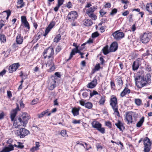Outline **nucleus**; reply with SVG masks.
<instances>
[{"mask_svg":"<svg viewBox=\"0 0 152 152\" xmlns=\"http://www.w3.org/2000/svg\"><path fill=\"white\" fill-rule=\"evenodd\" d=\"M115 125L120 131H122V128H124L123 124L119 121H118V123H115Z\"/></svg>","mask_w":152,"mask_h":152,"instance_id":"393cba45","label":"nucleus"},{"mask_svg":"<svg viewBox=\"0 0 152 152\" xmlns=\"http://www.w3.org/2000/svg\"><path fill=\"white\" fill-rule=\"evenodd\" d=\"M97 84V80L96 79H94L91 82L88 83L87 86L88 88H94Z\"/></svg>","mask_w":152,"mask_h":152,"instance_id":"f3484780","label":"nucleus"},{"mask_svg":"<svg viewBox=\"0 0 152 152\" xmlns=\"http://www.w3.org/2000/svg\"><path fill=\"white\" fill-rule=\"evenodd\" d=\"M78 16L77 12L75 11H72L70 12L66 16V19L68 21L71 23L72 26H76V22L75 21Z\"/></svg>","mask_w":152,"mask_h":152,"instance_id":"7ed1b4c3","label":"nucleus"},{"mask_svg":"<svg viewBox=\"0 0 152 152\" xmlns=\"http://www.w3.org/2000/svg\"><path fill=\"white\" fill-rule=\"evenodd\" d=\"M6 12L7 13V17L6 18V19L7 20L9 18V16L11 14V11L10 10H8L7 11H5L3 12Z\"/></svg>","mask_w":152,"mask_h":152,"instance_id":"c03bdc74","label":"nucleus"},{"mask_svg":"<svg viewBox=\"0 0 152 152\" xmlns=\"http://www.w3.org/2000/svg\"><path fill=\"white\" fill-rule=\"evenodd\" d=\"M38 149L35 146V147H32V148H31L30 150V151L31 152H34V151H37V150H38Z\"/></svg>","mask_w":152,"mask_h":152,"instance_id":"bf43d9fd","label":"nucleus"},{"mask_svg":"<svg viewBox=\"0 0 152 152\" xmlns=\"http://www.w3.org/2000/svg\"><path fill=\"white\" fill-rule=\"evenodd\" d=\"M96 9V7H91L87 10L86 13L90 18L94 20H95L96 18V16L93 14V12L94 11L95 9Z\"/></svg>","mask_w":152,"mask_h":152,"instance_id":"0eeeda50","label":"nucleus"},{"mask_svg":"<svg viewBox=\"0 0 152 152\" xmlns=\"http://www.w3.org/2000/svg\"><path fill=\"white\" fill-rule=\"evenodd\" d=\"M99 34L97 31L93 33L92 34L91 37L93 38H95L99 36Z\"/></svg>","mask_w":152,"mask_h":152,"instance_id":"ea45409f","label":"nucleus"},{"mask_svg":"<svg viewBox=\"0 0 152 152\" xmlns=\"http://www.w3.org/2000/svg\"><path fill=\"white\" fill-rule=\"evenodd\" d=\"M86 45V43L82 44L80 47L78 48V50H83L85 48L84 45Z\"/></svg>","mask_w":152,"mask_h":152,"instance_id":"6e6d98bb","label":"nucleus"},{"mask_svg":"<svg viewBox=\"0 0 152 152\" xmlns=\"http://www.w3.org/2000/svg\"><path fill=\"white\" fill-rule=\"evenodd\" d=\"M125 118L127 124L132 123V113L130 112L126 113Z\"/></svg>","mask_w":152,"mask_h":152,"instance_id":"dca6fc26","label":"nucleus"},{"mask_svg":"<svg viewBox=\"0 0 152 152\" xmlns=\"http://www.w3.org/2000/svg\"><path fill=\"white\" fill-rule=\"evenodd\" d=\"M133 16V14H130L128 17V18L129 19V21L130 22H133V20L132 19V17Z\"/></svg>","mask_w":152,"mask_h":152,"instance_id":"603ef678","label":"nucleus"},{"mask_svg":"<svg viewBox=\"0 0 152 152\" xmlns=\"http://www.w3.org/2000/svg\"><path fill=\"white\" fill-rule=\"evenodd\" d=\"M146 10L149 13L152 14V3H148L146 4Z\"/></svg>","mask_w":152,"mask_h":152,"instance_id":"412c9836","label":"nucleus"},{"mask_svg":"<svg viewBox=\"0 0 152 152\" xmlns=\"http://www.w3.org/2000/svg\"><path fill=\"white\" fill-rule=\"evenodd\" d=\"M4 22L3 20L0 21V29L4 25Z\"/></svg>","mask_w":152,"mask_h":152,"instance_id":"e2e57ef3","label":"nucleus"},{"mask_svg":"<svg viewBox=\"0 0 152 152\" xmlns=\"http://www.w3.org/2000/svg\"><path fill=\"white\" fill-rule=\"evenodd\" d=\"M139 60H137L133 62L132 65V69L134 71L137 70L139 66Z\"/></svg>","mask_w":152,"mask_h":152,"instance_id":"4be33fe9","label":"nucleus"},{"mask_svg":"<svg viewBox=\"0 0 152 152\" xmlns=\"http://www.w3.org/2000/svg\"><path fill=\"white\" fill-rule=\"evenodd\" d=\"M72 5L71 2H69L66 5V7L68 8H71L72 7Z\"/></svg>","mask_w":152,"mask_h":152,"instance_id":"5fc2aeb1","label":"nucleus"},{"mask_svg":"<svg viewBox=\"0 0 152 152\" xmlns=\"http://www.w3.org/2000/svg\"><path fill=\"white\" fill-rule=\"evenodd\" d=\"M151 38L149 34L145 33L142 37L141 40L143 43H147L150 40Z\"/></svg>","mask_w":152,"mask_h":152,"instance_id":"ddd939ff","label":"nucleus"},{"mask_svg":"<svg viewBox=\"0 0 152 152\" xmlns=\"http://www.w3.org/2000/svg\"><path fill=\"white\" fill-rule=\"evenodd\" d=\"M82 96L83 98H85L88 96V93L87 92H84L83 93Z\"/></svg>","mask_w":152,"mask_h":152,"instance_id":"0e129e2a","label":"nucleus"},{"mask_svg":"<svg viewBox=\"0 0 152 152\" xmlns=\"http://www.w3.org/2000/svg\"><path fill=\"white\" fill-rule=\"evenodd\" d=\"M145 68L146 70L148 72L151 71V66L148 64H145Z\"/></svg>","mask_w":152,"mask_h":152,"instance_id":"e433bc0d","label":"nucleus"},{"mask_svg":"<svg viewBox=\"0 0 152 152\" xmlns=\"http://www.w3.org/2000/svg\"><path fill=\"white\" fill-rule=\"evenodd\" d=\"M61 39V35L60 34H58L54 38V41L58 42Z\"/></svg>","mask_w":152,"mask_h":152,"instance_id":"2f4dec72","label":"nucleus"},{"mask_svg":"<svg viewBox=\"0 0 152 152\" xmlns=\"http://www.w3.org/2000/svg\"><path fill=\"white\" fill-rule=\"evenodd\" d=\"M105 102L104 96L101 97L99 103L100 104H103Z\"/></svg>","mask_w":152,"mask_h":152,"instance_id":"58836bf2","label":"nucleus"},{"mask_svg":"<svg viewBox=\"0 0 152 152\" xmlns=\"http://www.w3.org/2000/svg\"><path fill=\"white\" fill-rule=\"evenodd\" d=\"M49 67L50 69L48 70V71L49 72H51L52 71H53L55 69V66H54V65L50 66L49 67Z\"/></svg>","mask_w":152,"mask_h":152,"instance_id":"de8ad7c7","label":"nucleus"},{"mask_svg":"<svg viewBox=\"0 0 152 152\" xmlns=\"http://www.w3.org/2000/svg\"><path fill=\"white\" fill-rule=\"evenodd\" d=\"M64 1V0H58V4L61 6L63 4Z\"/></svg>","mask_w":152,"mask_h":152,"instance_id":"680f3d73","label":"nucleus"},{"mask_svg":"<svg viewBox=\"0 0 152 152\" xmlns=\"http://www.w3.org/2000/svg\"><path fill=\"white\" fill-rule=\"evenodd\" d=\"M105 125L106 126L110 128H111V127L112 124L110 121L106 122H105Z\"/></svg>","mask_w":152,"mask_h":152,"instance_id":"4d7b16f0","label":"nucleus"},{"mask_svg":"<svg viewBox=\"0 0 152 152\" xmlns=\"http://www.w3.org/2000/svg\"><path fill=\"white\" fill-rule=\"evenodd\" d=\"M151 75L150 74H147L144 77L138 75L135 77V84L137 87L141 88L145 86L147 84L151 82Z\"/></svg>","mask_w":152,"mask_h":152,"instance_id":"f257e3e1","label":"nucleus"},{"mask_svg":"<svg viewBox=\"0 0 152 152\" xmlns=\"http://www.w3.org/2000/svg\"><path fill=\"white\" fill-rule=\"evenodd\" d=\"M84 25L87 26H91L92 24V22L91 20L86 19L84 21Z\"/></svg>","mask_w":152,"mask_h":152,"instance_id":"cd10ccee","label":"nucleus"},{"mask_svg":"<svg viewBox=\"0 0 152 152\" xmlns=\"http://www.w3.org/2000/svg\"><path fill=\"white\" fill-rule=\"evenodd\" d=\"M49 60L48 61L47 63L46 64V66L47 67H49L50 66H52L54 65L53 62V60H51V58L49 59Z\"/></svg>","mask_w":152,"mask_h":152,"instance_id":"c756f323","label":"nucleus"},{"mask_svg":"<svg viewBox=\"0 0 152 152\" xmlns=\"http://www.w3.org/2000/svg\"><path fill=\"white\" fill-rule=\"evenodd\" d=\"M61 134L64 137H68V135L66 133V131L65 130H62L61 132Z\"/></svg>","mask_w":152,"mask_h":152,"instance_id":"4c0bfd02","label":"nucleus"},{"mask_svg":"<svg viewBox=\"0 0 152 152\" xmlns=\"http://www.w3.org/2000/svg\"><path fill=\"white\" fill-rule=\"evenodd\" d=\"M130 92V89H128V88H125L121 93V96L122 97H123L126 94H129Z\"/></svg>","mask_w":152,"mask_h":152,"instance_id":"b1692460","label":"nucleus"},{"mask_svg":"<svg viewBox=\"0 0 152 152\" xmlns=\"http://www.w3.org/2000/svg\"><path fill=\"white\" fill-rule=\"evenodd\" d=\"M60 6L58 4H57V5L54 8V10L55 12H57L58 10L60 7Z\"/></svg>","mask_w":152,"mask_h":152,"instance_id":"69168bd1","label":"nucleus"},{"mask_svg":"<svg viewBox=\"0 0 152 152\" xmlns=\"http://www.w3.org/2000/svg\"><path fill=\"white\" fill-rule=\"evenodd\" d=\"M4 116V114L3 112H2L0 113V120L3 118Z\"/></svg>","mask_w":152,"mask_h":152,"instance_id":"338daca9","label":"nucleus"},{"mask_svg":"<svg viewBox=\"0 0 152 152\" xmlns=\"http://www.w3.org/2000/svg\"><path fill=\"white\" fill-rule=\"evenodd\" d=\"M112 35L116 40H119L124 37V34L123 32H119V31L118 30L113 33Z\"/></svg>","mask_w":152,"mask_h":152,"instance_id":"9d476101","label":"nucleus"},{"mask_svg":"<svg viewBox=\"0 0 152 152\" xmlns=\"http://www.w3.org/2000/svg\"><path fill=\"white\" fill-rule=\"evenodd\" d=\"M80 50H79L78 49H77V48L73 49L72 50L70 54L69 58L67 60V61H68L70 60L72 58L73 56L75 55L76 53H78L81 55H83L84 54V53L81 52H80Z\"/></svg>","mask_w":152,"mask_h":152,"instance_id":"4468645a","label":"nucleus"},{"mask_svg":"<svg viewBox=\"0 0 152 152\" xmlns=\"http://www.w3.org/2000/svg\"><path fill=\"white\" fill-rule=\"evenodd\" d=\"M17 107L15 109L12 110L10 112V118L12 121L14 120V119L16 115L18 110H19L18 105L17 104Z\"/></svg>","mask_w":152,"mask_h":152,"instance_id":"f8f14e48","label":"nucleus"},{"mask_svg":"<svg viewBox=\"0 0 152 152\" xmlns=\"http://www.w3.org/2000/svg\"><path fill=\"white\" fill-rule=\"evenodd\" d=\"M102 51L103 53L105 55L108 54L110 52L109 50H108V46H107L104 47L102 49Z\"/></svg>","mask_w":152,"mask_h":152,"instance_id":"c85d7f7f","label":"nucleus"},{"mask_svg":"<svg viewBox=\"0 0 152 152\" xmlns=\"http://www.w3.org/2000/svg\"><path fill=\"white\" fill-rule=\"evenodd\" d=\"M80 109V107H79L77 108L74 107L72 109V112L74 116L79 115V111Z\"/></svg>","mask_w":152,"mask_h":152,"instance_id":"5701e85b","label":"nucleus"},{"mask_svg":"<svg viewBox=\"0 0 152 152\" xmlns=\"http://www.w3.org/2000/svg\"><path fill=\"white\" fill-rule=\"evenodd\" d=\"M56 79H57L56 77L52 76L50 79L49 88L50 90H52L55 87Z\"/></svg>","mask_w":152,"mask_h":152,"instance_id":"1a4fd4ad","label":"nucleus"},{"mask_svg":"<svg viewBox=\"0 0 152 152\" xmlns=\"http://www.w3.org/2000/svg\"><path fill=\"white\" fill-rule=\"evenodd\" d=\"M43 53L45 58L48 57V59L51 58V60H53L54 52L53 48L52 47H50L47 48L44 50Z\"/></svg>","mask_w":152,"mask_h":152,"instance_id":"39448f33","label":"nucleus"},{"mask_svg":"<svg viewBox=\"0 0 152 152\" xmlns=\"http://www.w3.org/2000/svg\"><path fill=\"white\" fill-rule=\"evenodd\" d=\"M144 121V117H142L138 122L136 124V126L137 127H140L142 125Z\"/></svg>","mask_w":152,"mask_h":152,"instance_id":"bb28decb","label":"nucleus"},{"mask_svg":"<svg viewBox=\"0 0 152 152\" xmlns=\"http://www.w3.org/2000/svg\"><path fill=\"white\" fill-rule=\"evenodd\" d=\"M48 112V110L42 112L41 114L38 115V117L39 118L42 117L46 114Z\"/></svg>","mask_w":152,"mask_h":152,"instance_id":"72a5a7b5","label":"nucleus"},{"mask_svg":"<svg viewBox=\"0 0 152 152\" xmlns=\"http://www.w3.org/2000/svg\"><path fill=\"white\" fill-rule=\"evenodd\" d=\"M100 68L99 64H97L95 67L94 69L96 71L99 70Z\"/></svg>","mask_w":152,"mask_h":152,"instance_id":"864d4df0","label":"nucleus"},{"mask_svg":"<svg viewBox=\"0 0 152 152\" xmlns=\"http://www.w3.org/2000/svg\"><path fill=\"white\" fill-rule=\"evenodd\" d=\"M90 96L91 97H92L93 96L96 94H98V93L96 91L94 90L92 92L90 93Z\"/></svg>","mask_w":152,"mask_h":152,"instance_id":"49530a36","label":"nucleus"},{"mask_svg":"<svg viewBox=\"0 0 152 152\" xmlns=\"http://www.w3.org/2000/svg\"><path fill=\"white\" fill-rule=\"evenodd\" d=\"M20 65L19 63H16L13 64L10 66L9 69V71L10 73H12L14 71H15L19 66Z\"/></svg>","mask_w":152,"mask_h":152,"instance_id":"2eb2a0df","label":"nucleus"},{"mask_svg":"<svg viewBox=\"0 0 152 152\" xmlns=\"http://www.w3.org/2000/svg\"><path fill=\"white\" fill-rule=\"evenodd\" d=\"M99 13L100 15L102 16H103L104 15L106 14V12L104 11L103 9H102L100 11Z\"/></svg>","mask_w":152,"mask_h":152,"instance_id":"8fccbe9b","label":"nucleus"},{"mask_svg":"<svg viewBox=\"0 0 152 152\" xmlns=\"http://www.w3.org/2000/svg\"><path fill=\"white\" fill-rule=\"evenodd\" d=\"M55 23L54 21H52L50 24L46 28L48 29H49L50 31V29L52 28L53 27L55 26Z\"/></svg>","mask_w":152,"mask_h":152,"instance_id":"7c9ffc66","label":"nucleus"},{"mask_svg":"<svg viewBox=\"0 0 152 152\" xmlns=\"http://www.w3.org/2000/svg\"><path fill=\"white\" fill-rule=\"evenodd\" d=\"M92 127L96 129L97 130L102 127L101 124L99 122L96 121H94L91 123Z\"/></svg>","mask_w":152,"mask_h":152,"instance_id":"6ab92c4d","label":"nucleus"},{"mask_svg":"<svg viewBox=\"0 0 152 152\" xmlns=\"http://www.w3.org/2000/svg\"><path fill=\"white\" fill-rule=\"evenodd\" d=\"M23 41V38L20 34H18L16 37V42L17 44H21Z\"/></svg>","mask_w":152,"mask_h":152,"instance_id":"aec40b11","label":"nucleus"},{"mask_svg":"<svg viewBox=\"0 0 152 152\" xmlns=\"http://www.w3.org/2000/svg\"><path fill=\"white\" fill-rule=\"evenodd\" d=\"M0 40L1 42H4L6 41V38L4 35H1L0 36Z\"/></svg>","mask_w":152,"mask_h":152,"instance_id":"f704fd0d","label":"nucleus"},{"mask_svg":"<svg viewBox=\"0 0 152 152\" xmlns=\"http://www.w3.org/2000/svg\"><path fill=\"white\" fill-rule=\"evenodd\" d=\"M72 123L74 124H80V120H77L74 119L73 120Z\"/></svg>","mask_w":152,"mask_h":152,"instance_id":"052dcab7","label":"nucleus"},{"mask_svg":"<svg viewBox=\"0 0 152 152\" xmlns=\"http://www.w3.org/2000/svg\"><path fill=\"white\" fill-rule=\"evenodd\" d=\"M118 85L119 86H121L123 84V81L121 78H119L117 80Z\"/></svg>","mask_w":152,"mask_h":152,"instance_id":"a19ab883","label":"nucleus"},{"mask_svg":"<svg viewBox=\"0 0 152 152\" xmlns=\"http://www.w3.org/2000/svg\"><path fill=\"white\" fill-rule=\"evenodd\" d=\"M19 132L18 135H20L21 138H23L25 136L27 135L29 132V131L25 128H21L20 130H18Z\"/></svg>","mask_w":152,"mask_h":152,"instance_id":"9b49d317","label":"nucleus"},{"mask_svg":"<svg viewBox=\"0 0 152 152\" xmlns=\"http://www.w3.org/2000/svg\"><path fill=\"white\" fill-rule=\"evenodd\" d=\"M135 102L137 105H140L142 103L141 100L139 99H136L135 100Z\"/></svg>","mask_w":152,"mask_h":152,"instance_id":"c9c22d12","label":"nucleus"},{"mask_svg":"<svg viewBox=\"0 0 152 152\" xmlns=\"http://www.w3.org/2000/svg\"><path fill=\"white\" fill-rule=\"evenodd\" d=\"M30 118V116L27 113H24L18 119V124L20 123V124H18L17 127L20 126L25 127L28 123V120Z\"/></svg>","mask_w":152,"mask_h":152,"instance_id":"f03ea898","label":"nucleus"},{"mask_svg":"<svg viewBox=\"0 0 152 152\" xmlns=\"http://www.w3.org/2000/svg\"><path fill=\"white\" fill-rule=\"evenodd\" d=\"M17 4L20 5V6H17V8L18 9L22 8L24 6V2H23V0H18Z\"/></svg>","mask_w":152,"mask_h":152,"instance_id":"a878e982","label":"nucleus"},{"mask_svg":"<svg viewBox=\"0 0 152 152\" xmlns=\"http://www.w3.org/2000/svg\"><path fill=\"white\" fill-rule=\"evenodd\" d=\"M117 12V10L116 9L114 8L111 11L110 14L111 15H113L114 14H116Z\"/></svg>","mask_w":152,"mask_h":152,"instance_id":"37998d69","label":"nucleus"},{"mask_svg":"<svg viewBox=\"0 0 152 152\" xmlns=\"http://www.w3.org/2000/svg\"><path fill=\"white\" fill-rule=\"evenodd\" d=\"M144 151L145 152H149L151 145L150 139L147 137H145L144 140Z\"/></svg>","mask_w":152,"mask_h":152,"instance_id":"6e6552de","label":"nucleus"},{"mask_svg":"<svg viewBox=\"0 0 152 152\" xmlns=\"http://www.w3.org/2000/svg\"><path fill=\"white\" fill-rule=\"evenodd\" d=\"M85 107L88 109H91L92 107V104L90 102H87L85 103Z\"/></svg>","mask_w":152,"mask_h":152,"instance_id":"473e14b6","label":"nucleus"},{"mask_svg":"<svg viewBox=\"0 0 152 152\" xmlns=\"http://www.w3.org/2000/svg\"><path fill=\"white\" fill-rule=\"evenodd\" d=\"M97 130L102 134H104L105 132V129L104 128H102L101 127L98 129Z\"/></svg>","mask_w":152,"mask_h":152,"instance_id":"09e8293b","label":"nucleus"},{"mask_svg":"<svg viewBox=\"0 0 152 152\" xmlns=\"http://www.w3.org/2000/svg\"><path fill=\"white\" fill-rule=\"evenodd\" d=\"M118 45L116 42H113L110 45L109 50L110 52H114L117 49Z\"/></svg>","mask_w":152,"mask_h":152,"instance_id":"a211bd4d","label":"nucleus"},{"mask_svg":"<svg viewBox=\"0 0 152 152\" xmlns=\"http://www.w3.org/2000/svg\"><path fill=\"white\" fill-rule=\"evenodd\" d=\"M23 23L24 24V26L25 27H27L28 29L30 28L29 24L27 21Z\"/></svg>","mask_w":152,"mask_h":152,"instance_id":"13d9d810","label":"nucleus"},{"mask_svg":"<svg viewBox=\"0 0 152 152\" xmlns=\"http://www.w3.org/2000/svg\"><path fill=\"white\" fill-rule=\"evenodd\" d=\"M13 140L10 139L7 141V143L9 144L8 147H4L0 152H9L14 150L13 146L11 144Z\"/></svg>","mask_w":152,"mask_h":152,"instance_id":"423d86ee","label":"nucleus"},{"mask_svg":"<svg viewBox=\"0 0 152 152\" xmlns=\"http://www.w3.org/2000/svg\"><path fill=\"white\" fill-rule=\"evenodd\" d=\"M6 72V70L5 69H3L2 72H0V75L3 76L5 74Z\"/></svg>","mask_w":152,"mask_h":152,"instance_id":"774afa93","label":"nucleus"},{"mask_svg":"<svg viewBox=\"0 0 152 152\" xmlns=\"http://www.w3.org/2000/svg\"><path fill=\"white\" fill-rule=\"evenodd\" d=\"M110 105L114 110V113L118 116H120L119 112L118 110L117 99L115 97H112L110 99Z\"/></svg>","mask_w":152,"mask_h":152,"instance_id":"20e7f679","label":"nucleus"},{"mask_svg":"<svg viewBox=\"0 0 152 152\" xmlns=\"http://www.w3.org/2000/svg\"><path fill=\"white\" fill-rule=\"evenodd\" d=\"M38 102V99L37 98L34 99L31 103V104L34 105L37 103Z\"/></svg>","mask_w":152,"mask_h":152,"instance_id":"79ce46f5","label":"nucleus"},{"mask_svg":"<svg viewBox=\"0 0 152 152\" xmlns=\"http://www.w3.org/2000/svg\"><path fill=\"white\" fill-rule=\"evenodd\" d=\"M18 148H20L21 149H22L24 148V145H22V143L18 142Z\"/></svg>","mask_w":152,"mask_h":152,"instance_id":"3c124183","label":"nucleus"},{"mask_svg":"<svg viewBox=\"0 0 152 152\" xmlns=\"http://www.w3.org/2000/svg\"><path fill=\"white\" fill-rule=\"evenodd\" d=\"M21 20L23 23L27 22V21L26 17L25 16H22L21 17Z\"/></svg>","mask_w":152,"mask_h":152,"instance_id":"a18cd8bd","label":"nucleus"}]
</instances>
